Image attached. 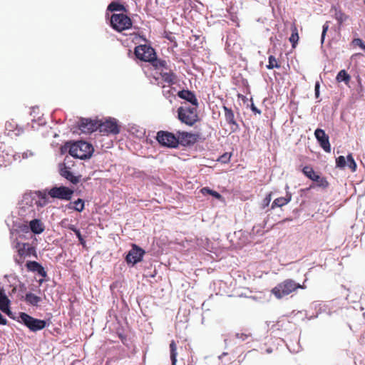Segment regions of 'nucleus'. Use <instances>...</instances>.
<instances>
[{"instance_id": "obj_38", "label": "nucleus", "mask_w": 365, "mask_h": 365, "mask_svg": "<svg viewBox=\"0 0 365 365\" xmlns=\"http://www.w3.org/2000/svg\"><path fill=\"white\" fill-rule=\"evenodd\" d=\"M334 16L339 24H342L346 19V16L341 11H336Z\"/></svg>"}, {"instance_id": "obj_42", "label": "nucleus", "mask_w": 365, "mask_h": 365, "mask_svg": "<svg viewBox=\"0 0 365 365\" xmlns=\"http://www.w3.org/2000/svg\"><path fill=\"white\" fill-rule=\"evenodd\" d=\"M236 338L240 339L241 341H244L247 340L248 338H250L251 336L250 334H247L245 333H237L235 334Z\"/></svg>"}, {"instance_id": "obj_32", "label": "nucleus", "mask_w": 365, "mask_h": 365, "mask_svg": "<svg viewBox=\"0 0 365 365\" xmlns=\"http://www.w3.org/2000/svg\"><path fill=\"white\" fill-rule=\"evenodd\" d=\"M346 162V166L349 167L352 172L356 171V163L351 154H349L347 155Z\"/></svg>"}, {"instance_id": "obj_11", "label": "nucleus", "mask_w": 365, "mask_h": 365, "mask_svg": "<svg viewBox=\"0 0 365 365\" xmlns=\"http://www.w3.org/2000/svg\"><path fill=\"white\" fill-rule=\"evenodd\" d=\"M302 173L307 178L317 182V186L322 188H327L329 186V182L326 178L317 174L312 167L304 166Z\"/></svg>"}, {"instance_id": "obj_2", "label": "nucleus", "mask_w": 365, "mask_h": 365, "mask_svg": "<svg viewBox=\"0 0 365 365\" xmlns=\"http://www.w3.org/2000/svg\"><path fill=\"white\" fill-rule=\"evenodd\" d=\"M197 108V106L184 103L178 108V118L181 123L192 126L199 120Z\"/></svg>"}, {"instance_id": "obj_45", "label": "nucleus", "mask_w": 365, "mask_h": 365, "mask_svg": "<svg viewBox=\"0 0 365 365\" xmlns=\"http://www.w3.org/2000/svg\"><path fill=\"white\" fill-rule=\"evenodd\" d=\"M26 290V287L24 283H20L19 286L18 296L21 299V295H24V292Z\"/></svg>"}, {"instance_id": "obj_17", "label": "nucleus", "mask_w": 365, "mask_h": 365, "mask_svg": "<svg viewBox=\"0 0 365 365\" xmlns=\"http://www.w3.org/2000/svg\"><path fill=\"white\" fill-rule=\"evenodd\" d=\"M24 130L19 126L14 121H8L5 124V134L7 135L19 136L23 133Z\"/></svg>"}, {"instance_id": "obj_37", "label": "nucleus", "mask_w": 365, "mask_h": 365, "mask_svg": "<svg viewBox=\"0 0 365 365\" xmlns=\"http://www.w3.org/2000/svg\"><path fill=\"white\" fill-rule=\"evenodd\" d=\"M346 159L344 156H342V155L339 156L336 159V165L337 168H339L341 169L344 168L346 167Z\"/></svg>"}, {"instance_id": "obj_35", "label": "nucleus", "mask_w": 365, "mask_h": 365, "mask_svg": "<svg viewBox=\"0 0 365 365\" xmlns=\"http://www.w3.org/2000/svg\"><path fill=\"white\" fill-rule=\"evenodd\" d=\"M152 65L155 67L157 69H161L165 68L167 63L164 60L158 59L155 56V60L150 61Z\"/></svg>"}, {"instance_id": "obj_34", "label": "nucleus", "mask_w": 365, "mask_h": 365, "mask_svg": "<svg viewBox=\"0 0 365 365\" xmlns=\"http://www.w3.org/2000/svg\"><path fill=\"white\" fill-rule=\"evenodd\" d=\"M201 192L204 195L209 194V195L213 196L216 199H220L222 197V195L219 192H217L215 190H212L207 187L202 188Z\"/></svg>"}, {"instance_id": "obj_14", "label": "nucleus", "mask_w": 365, "mask_h": 365, "mask_svg": "<svg viewBox=\"0 0 365 365\" xmlns=\"http://www.w3.org/2000/svg\"><path fill=\"white\" fill-rule=\"evenodd\" d=\"M314 135L324 150L327 153H330L331 145L329 136L325 133V131L322 129L317 128L314 131Z\"/></svg>"}, {"instance_id": "obj_24", "label": "nucleus", "mask_w": 365, "mask_h": 365, "mask_svg": "<svg viewBox=\"0 0 365 365\" xmlns=\"http://www.w3.org/2000/svg\"><path fill=\"white\" fill-rule=\"evenodd\" d=\"M21 299L24 300L28 304L37 307L41 302V298L31 292L26 293L25 295H21Z\"/></svg>"}, {"instance_id": "obj_6", "label": "nucleus", "mask_w": 365, "mask_h": 365, "mask_svg": "<svg viewBox=\"0 0 365 365\" xmlns=\"http://www.w3.org/2000/svg\"><path fill=\"white\" fill-rule=\"evenodd\" d=\"M110 25L113 29L122 31L132 26L130 19L124 14H113L110 17Z\"/></svg>"}, {"instance_id": "obj_26", "label": "nucleus", "mask_w": 365, "mask_h": 365, "mask_svg": "<svg viewBox=\"0 0 365 365\" xmlns=\"http://www.w3.org/2000/svg\"><path fill=\"white\" fill-rule=\"evenodd\" d=\"M292 200V195L289 192H287V195L285 197H280L278 198H276L271 206L272 209H274L276 207H282L283 205H287Z\"/></svg>"}, {"instance_id": "obj_18", "label": "nucleus", "mask_w": 365, "mask_h": 365, "mask_svg": "<svg viewBox=\"0 0 365 365\" xmlns=\"http://www.w3.org/2000/svg\"><path fill=\"white\" fill-rule=\"evenodd\" d=\"M177 139L178 140V145H188L193 143L195 140V135L187 132L177 133Z\"/></svg>"}, {"instance_id": "obj_48", "label": "nucleus", "mask_w": 365, "mask_h": 365, "mask_svg": "<svg viewBox=\"0 0 365 365\" xmlns=\"http://www.w3.org/2000/svg\"><path fill=\"white\" fill-rule=\"evenodd\" d=\"M67 229L73 231V232H75V231H77L78 229L76 227V226L74 225H72V224H69L68 226L66 227Z\"/></svg>"}, {"instance_id": "obj_5", "label": "nucleus", "mask_w": 365, "mask_h": 365, "mask_svg": "<svg viewBox=\"0 0 365 365\" xmlns=\"http://www.w3.org/2000/svg\"><path fill=\"white\" fill-rule=\"evenodd\" d=\"M31 192L25 193L19 203V215L21 217H34L36 214L35 203Z\"/></svg>"}, {"instance_id": "obj_10", "label": "nucleus", "mask_w": 365, "mask_h": 365, "mask_svg": "<svg viewBox=\"0 0 365 365\" xmlns=\"http://www.w3.org/2000/svg\"><path fill=\"white\" fill-rule=\"evenodd\" d=\"M145 252L144 250L133 244L125 257V261L128 264L133 267L137 263L142 261Z\"/></svg>"}, {"instance_id": "obj_40", "label": "nucleus", "mask_w": 365, "mask_h": 365, "mask_svg": "<svg viewBox=\"0 0 365 365\" xmlns=\"http://www.w3.org/2000/svg\"><path fill=\"white\" fill-rule=\"evenodd\" d=\"M353 43L355 46H358L365 51V43L361 38H354L353 40Z\"/></svg>"}, {"instance_id": "obj_28", "label": "nucleus", "mask_w": 365, "mask_h": 365, "mask_svg": "<svg viewBox=\"0 0 365 365\" xmlns=\"http://www.w3.org/2000/svg\"><path fill=\"white\" fill-rule=\"evenodd\" d=\"M177 355V345L175 341L173 340L170 344V357L172 365H176Z\"/></svg>"}, {"instance_id": "obj_47", "label": "nucleus", "mask_w": 365, "mask_h": 365, "mask_svg": "<svg viewBox=\"0 0 365 365\" xmlns=\"http://www.w3.org/2000/svg\"><path fill=\"white\" fill-rule=\"evenodd\" d=\"M319 87H320L319 83L316 82L315 86H314V91H315V96L317 98H319Z\"/></svg>"}, {"instance_id": "obj_39", "label": "nucleus", "mask_w": 365, "mask_h": 365, "mask_svg": "<svg viewBox=\"0 0 365 365\" xmlns=\"http://www.w3.org/2000/svg\"><path fill=\"white\" fill-rule=\"evenodd\" d=\"M298 39H299V36H298L296 28H294V30L292 31V34L289 38V41L294 46V43L298 41Z\"/></svg>"}, {"instance_id": "obj_44", "label": "nucleus", "mask_w": 365, "mask_h": 365, "mask_svg": "<svg viewBox=\"0 0 365 365\" xmlns=\"http://www.w3.org/2000/svg\"><path fill=\"white\" fill-rule=\"evenodd\" d=\"M75 235H76V237H78V240H79V242L81 243V245H82L83 246H85L86 245V241L84 240L83 237H82L81 235V233L80 232L79 230H78L77 231H75Z\"/></svg>"}, {"instance_id": "obj_55", "label": "nucleus", "mask_w": 365, "mask_h": 365, "mask_svg": "<svg viewBox=\"0 0 365 365\" xmlns=\"http://www.w3.org/2000/svg\"><path fill=\"white\" fill-rule=\"evenodd\" d=\"M227 340H228L227 339H225V343L226 345L227 344Z\"/></svg>"}, {"instance_id": "obj_29", "label": "nucleus", "mask_w": 365, "mask_h": 365, "mask_svg": "<svg viewBox=\"0 0 365 365\" xmlns=\"http://www.w3.org/2000/svg\"><path fill=\"white\" fill-rule=\"evenodd\" d=\"M68 209H73L76 211L81 212L84 209V202L81 199L75 200L73 203H70L67 205Z\"/></svg>"}, {"instance_id": "obj_53", "label": "nucleus", "mask_w": 365, "mask_h": 365, "mask_svg": "<svg viewBox=\"0 0 365 365\" xmlns=\"http://www.w3.org/2000/svg\"><path fill=\"white\" fill-rule=\"evenodd\" d=\"M8 316H9L11 319H14V320H16V321H17V320L19 319V318L16 319V317L14 316V314L12 312H11V314L8 315Z\"/></svg>"}, {"instance_id": "obj_1", "label": "nucleus", "mask_w": 365, "mask_h": 365, "mask_svg": "<svg viewBox=\"0 0 365 365\" xmlns=\"http://www.w3.org/2000/svg\"><path fill=\"white\" fill-rule=\"evenodd\" d=\"M93 151L94 148L91 143L83 140H78L70 145L68 153L73 158L86 160L92 156Z\"/></svg>"}, {"instance_id": "obj_27", "label": "nucleus", "mask_w": 365, "mask_h": 365, "mask_svg": "<svg viewBox=\"0 0 365 365\" xmlns=\"http://www.w3.org/2000/svg\"><path fill=\"white\" fill-rule=\"evenodd\" d=\"M162 91H163V96L167 99H169L170 102H171L170 98L172 97L175 96V95L178 92V91H177V90L175 88L172 87L171 85L163 86Z\"/></svg>"}, {"instance_id": "obj_13", "label": "nucleus", "mask_w": 365, "mask_h": 365, "mask_svg": "<svg viewBox=\"0 0 365 365\" xmlns=\"http://www.w3.org/2000/svg\"><path fill=\"white\" fill-rule=\"evenodd\" d=\"M98 122L90 118H81L78 122V128L83 133H91L98 130Z\"/></svg>"}, {"instance_id": "obj_33", "label": "nucleus", "mask_w": 365, "mask_h": 365, "mask_svg": "<svg viewBox=\"0 0 365 365\" xmlns=\"http://www.w3.org/2000/svg\"><path fill=\"white\" fill-rule=\"evenodd\" d=\"M124 9H125V8L122 4H119L118 2H115V1L111 2L108 6V10H109L110 11H123Z\"/></svg>"}, {"instance_id": "obj_22", "label": "nucleus", "mask_w": 365, "mask_h": 365, "mask_svg": "<svg viewBox=\"0 0 365 365\" xmlns=\"http://www.w3.org/2000/svg\"><path fill=\"white\" fill-rule=\"evenodd\" d=\"M27 269L34 272H36L38 274L43 277H46L47 276V273L43 268V267L36 261H29L26 262Z\"/></svg>"}, {"instance_id": "obj_36", "label": "nucleus", "mask_w": 365, "mask_h": 365, "mask_svg": "<svg viewBox=\"0 0 365 365\" xmlns=\"http://www.w3.org/2000/svg\"><path fill=\"white\" fill-rule=\"evenodd\" d=\"M279 67H280V65L279 63H277L275 57L273 56H269L268 65H267V68L268 69H272L274 68H278Z\"/></svg>"}, {"instance_id": "obj_52", "label": "nucleus", "mask_w": 365, "mask_h": 365, "mask_svg": "<svg viewBox=\"0 0 365 365\" xmlns=\"http://www.w3.org/2000/svg\"><path fill=\"white\" fill-rule=\"evenodd\" d=\"M23 257H21L20 255H19V258L18 257H15V262L18 264H21L23 263Z\"/></svg>"}, {"instance_id": "obj_23", "label": "nucleus", "mask_w": 365, "mask_h": 365, "mask_svg": "<svg viewBox=\"0 0 365 365\" xmlns=\"http://www.w3.org/2000/svg\"><path fill=\"white\" fill-rule=\"evenodd\" d=\"M18 254L21 257H31V255L36 257L35 247L29 243H24L21 247H19Z\"/></svg>"}, {"instance_id": "obj_31", "label": "nucleus", "mask_w": 365, "mask_h": 365, "mask_svg": "<svg viewBox=\"0 0 365 365\" xmlns=\"http://www.w3.org/2000/svg\"><path fill=\"white\" fill-rule=\"evenodd\" d=\"M161 76L164 81L168 83V85H171L175 83V76L173 72H162Z\"/></svg>"}, {"instance_id": "obj_49", "label": "nucleus", "mask_w": 365, "mask_h": 365, "mask_svg": "<svg viewBox=\"0 0 365 365\" xmlns=\"http://www.w3.org/2000/svg\"><path fill=\"white\" fill-rule=\"evenodd\" d=\"M7 324V320L5 319L2 314L0 313V324L6 325Z\"/></svg>"}, {"instance_id": "obj_50", "label": "nucleus", "mask_w": 365, "mask_h": 365, "mask_svg": "<svg viewBox=\"0 0 365 365\" xmlns=\"http://www.w3.org/2000/svg\"><path fill=\"white\" fill-rule=\"evenodd\" d=\"M251 109L255 113H259V114L261 113L260 110H259L253 103L251 106Z\"/></svg>"}, {"instance_id": "obj_4", "label": "nucleus", "mask_w": 365, "mask_h": 365, "mask_svg": "<svg viewBox=\"0 0 365 365\" xmlns=\"http://www.w3.org/2000/svg\"><path fill=\"white\" fill-rule=\"evenodd\" d=\"M17 322L24 324L31 331L43 329L46 327V322L32 317L25 312H20Z\"/></svg>"}, {"instance_id": "obj_7", "label": "nucleus", "mask_w": 365, "mask_h": 365, "mask_svg": "<svg viewBox=\"0 0 365 365\" xmlns=\"http://www.w3.org/2000/svg\"><path fill=\"white\" fill-rule=\"evenodd\" d=\"M135 55L140 61L150 62L155 60V50L148 45H139L135 48Z\"/></svg>"}, {"instance_id": "obj_15", "label": "nucleus", "mask_w": 365, "mask_h": 365, "mask_svg": "<svg viewBox=\"0 0 365 365\" xmlns=\"http://www.w3.org/2000/svg\"><path fill=\"white\" fill-rule=\"evenodd\" d=\"M31 194L37 207L42 208L48 203V192L46 191L37 190L31 192Z\"/></svg>"}, {"instance_id": "obj_12", "label": "nucleus", "mask_w": 365, "mask_h": 365, "mask_svg": "<svg viewBox=\"0 0 365 365\" xmlns=\"http://www.w3.org/2000/svg\"><path fill=\"white\" fill-rule=\"evenodd\" d=\"M98 130L101 133L106 134H118L120 132L117 120L115 118H109L105 122H98Z\"/></svg>"}, {"instance_id": "obj_25", "label": "nucleus", "mask_w": 365, "mask_h": 365, "mask_svg": "<svg viewBox=\"0 0 365 365\" xmlns=\"http://www.w3.org/2000/svg\"><path fill=\"white\" fill-rule=\"evenodd\" d=\"M29 227L31 231L36 234L39 235L44 231L45 227L39 219H34L29 222Z\"/></svg>"}, {"instance_id": "obj_54", "label": "nucleus", "mask_w": 365, "mask_h": 365, "mask_svg": "<svg viewBox=\"0 0 365 365\" xmlns=\"http://www.w3.org/2000/svg\"><path fill=\"white\" fill-rule=\"evenodd\" d=\"M227 352H223L220 356H219V359H221L223 356H227Z\"/></svg>"}, {"instance_id": "obj_3", "label": "nucleus", "mask_w": 365, "mask_h": 365, "mask_svg": "<svg viewBox=\"0 0 365 365\" xmlns=\"http://www.w3.org/2000/svg\"><path fill=\"white\" fill-rule=\"evenodd\" d=\"M304 285L295 282L293 279H286L274 287L272 292L277 298L281 299L287 296L297 289H304Z\"/></svg>"}, {"instance_id": "obj_9", "label": "nucleus", "mask_w": 365, "mask_h": 365, "mask_svg": "<svg viewBox=\"0 0 365 365\" xmlns=\"http://www.w3.org/2000/svg\"><path fill=\"white\" fill-rule=\"evenodd\" d=\"M73 194V190L66 186H54L48 190V195L52 198L62 200H70Z\"/></svg>"}, {"instance_id": "obj_41", "label": "nucleus", "mask_w": 365, "mask_h": 365, "mask_svg": "<svg viewBox=\"0 0 365 365\" xmlns=\"http://www.w3.org/2000/svg\"><path fill=\"white\" fill-rule=\"evenodd\" d=\"M329 29V24H328V22H326L324 25H323V28H322V36H321V41H322V43H324V38H325V36H326V33L327 31Z\"/></svg>"}, {"instance_id": "obj_51", "label": "nucleus", "mask_w": 365, "mask_h": 365, "mask_svg": "<svg viewBox=\"0 0 365 365\" xmlns=\"http://www.w3.org/2000/svg\"><path fill=\"white\" fill-rule=\"evenodd\" d=\"M221 161L223 163H226L230 159V156H227V154L223 155L221 156Z\"/></svg>"}, {"instance_id": "obj_46", "label": "nucleus", "mask_w": 365, "mask_h": 365, "mask_svg": "<svg viewBox=\"0 0 365 365\" xmlns=\"http://www.w3.org/2000/svg\"><path fill=\"white\" fill-rule=\"evenodd\" d=\"M34 153L31 150H26L22 153V158L24 159H27L29 157L34 156Z\"/></svg>"}, {"instance_id": "obj_20", "label": "nucleus", "mask_w": 365, "mask_h": 365, "mask_svg": "<svg viewBox=\"0 0 365 365\" xmlns=\"http://www.w3.org/2000/svg\"><path fill=\"white\" fill-rule=\"evenodd\" d=\"M10 300L8 297L6 295L4 289H0V309L2 312L5 313L6 315L11 314V311L10 309Z\"/></svg>"}, {"instance_id": "obj_19", "label": "nucleus", "mask_w": 365, "mask_h": 365, "mask_svg": "<svg viewBox=\"0 0 365 365\" xmlns=\"http://www.w3.org/2000/svg\"><path fill=\"white\" fill-rule=\"evenodd\" d=\"M177 95L182 99L186 100L192 106H198L197 99L193 92L189 90H182L177 93Z\"/></svg>"}, {"instance_id": "obj_8", "label": "nucleus", "mask_w": 365, "mask_h": 365, "mask_svg": "<svg viewBox=\"0 0 365 365\" xmlns=\"http://www.w3.org/2000/svg\"><path fill=\"white\" fill-rule=\"evenodd\" d=\"M156 139L158 142L168 148H177L178 146V140L177 135L168 131L160 130L157 133Z\"/></svg>"}, {"instance_id": "obj_16", "label": "nucleus", "mask_w": 365, "mask_h": 365, "mask_svg": "<svg viewBox=\"0 0 365 365\" xmlns=\"http://www.w3.org/2000/svg\"><path fill=\"white\" fill-rule=\"evenodd\" d=\"M225 112V118L227 123L230 125L232 132H235L240 129L238 123L235 119V115L232 110L227 106H223Z\"/></svg>"}, {"instance_id": "obj_21", "label": "nucleus", "mask_w": 365, "mask_h": 365, "mask_svg": "<svg viewBox=\"0 0 365 365\" xmlns=\"http://www.w3.org/2000/svg\"><path fill=\"white\" fill-rule=\"evenodd\" d=\"M59 172L62 177L73 184H77L79 182L78 178L73 175L69 167H67L65 165H62L60 167Z\"/></svg>"}, {"instance_id": "obj_56", "label": "nucleus", "mask_w": 365, "mask_h": 365, "mask_svg": "<svg viewBox=\"0 0 365 365\" xmlns=\"http://www.w3.org/2000/svg\"><path fill=\"white\" fill-rule=\"evenodd\" d=\"M267 351L269 353L271 352V351L269 349H267Z\"/></svg>"}, {"instance_id": "obj_43", "label": "nucleus", "mask_w": 365, "mask_h": 365, "mask_svg": "<svg viewBox=\"0 0 365 365\" xmlns=\"http://www.w3.org/2000/svg\"><path fill=\"white\" fill-rule=\"evenodd\" d=\"M271 200H272V194L269 193L263 200V203H262L263 208H264L265 207H267L269 205Z\"/></svg>"}, {"instance_id": "obj_30", "label": "nucleus", "mask_w": 365, "mask_h": 365, "mask_svg": "<svg viewBox=\"0 0 365 365\" xmlns=\"http://www.w3.org/2000/svg\"><path fill=\"white\" fill-rule=\"evenodd\" d=\"M350 78V76L345 70H341L336 77V80L338 82H344L346 84L349 82Z\"/></svg>"}]
</instances>
